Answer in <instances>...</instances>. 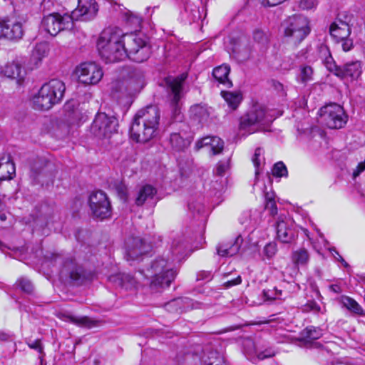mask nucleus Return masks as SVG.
I'll use <instances>...</instances> for the list:
<instances>
[{
	"label": "nucleus",
	"mask_w": 365,
	"mask_h": 365,
	"mask_svg": "<svg viewBox=\"0 0 365 365\" xmlns=\"http://www.w3.org/2000/svg\"><path fill=\"white\" fill-rule=\"evenodd\" d=\"M361 63L359 61H351L339 68L336 76L341 79L356 80L361 74Z\"/></svg>",
	"instance_id": "obj_22"
},
{
	"label": "nucleus",
	"mask_w": 365,
	"mask_h": 365,
	"mask_svg": "<svg viewBox=\"0 0 365 365\" xmlns=\"http://www.w3.org/2000/svg\"><path fill=\"white\" fill-rule=\"evenodd\" d=\"M124 42V34L120 29H106L98 38L97 48L106 63L118 62L128 57Z\"/></svg>",
	"instance_id": "obj_1"
},
{
	"label": "nucleus",
	"mask_w": 365,
	"mask_h": 365,
	"mask_svg": "<svg viewBox=\"0 0 365 365\" xmlns=\"http://www.w3.org/2000/svg\"><path fill=\"white\" fill-rule=\"evenodd\" d=\"M241 282H242L241 277L238 276L237 277H236L234 279L229 280V281L226 282L225 283V286L226 287H232V286H235V285L240 284H241Z\"/></svg>",
	"instance_id": "obj_61"
},
{
	"label": "nucleus",
	"mask_w": 365,
	"mask_h": 365,
	"mask_svg": "<svg viewBox=\"0 0 365 365\" xmlns=\"http://www.w3.org/2000/svg\"><path fill=\"white\" fill-rule=\"evenodd\" d=\"M181 300L180 299H173L167 304H165V309L169 312H178L180 308Z\"/></svg>",
	"instance_id": "obj_54"
},
{
	"label": "nucleus",
	"mask_w": 365,
	"mask_h": 365,
	"mask_svg": "<svg viewBox=\"0 0 365 365\" xmlns=\"http://www.w3.org/2000/svg\"><path fill=\"white\" fill-rule=\"evenodd\" d=\"M276 230L278 240L283 243H291L297 237L294 225L289 220L279 219Z\"/></svg>",
	"instance_id": "obj_17"
},
{
	"label": "nucleus",
	"mask_w": 365,
	"mask_h": 365,
	"mask_svg": "<svg viewBox=\"0 0 365 365\" xmlns=\"http://www.w3.org/2000/svg\"><path fill=\"white\" fill-rule=\"evenodd\" d=\"M365 170V160L358 164L356 168L353 172V177L355 178Z\"/></svg>",
	"instance_id": "obj_60"
},
{
	"label": "nucleus",
	"mask_w": 365,
	"mask_h": 365,
	"mask_svg": "<svg viewBox=\"0 0 365 365\" xmlns=\"http://www.w3.org/2000/svg\"><path fill=\"white\" fill-rule=\"evenodd\" d=\"M135 116L140 120L141 123H145L149 127L152 126V129L157 132L160 118V110L157 106H147L140 110Z\"/></svg>",
	"instance_id": "obj_18"
},
{
	"label": "nucleus",
	"mask_w": 365,
	"mask_h": 365,
	"mask_svg": "<svg viewBox=\"0 0 365 365\" xmlns=\"http://www.w3.org/2000/svg\"><path fill=\"white\" fill-rule=\"evenodd\" d=\"M221 95L229 107L232 109H236L242 100L240 91H222Z\"/></svg>",
	"instance_id": "obj_35"
},
{
	"label": "nucleus",
	"mask_w": 365,
	"mask_h": 365,
	"mask_svg": "<svg viewBox=\"0 0 365 365\" xmlns=\"http://www.w3.org/2000/svg\"><path fill=\"white\" fill-rule=\"evenodd\" d=\"M292 259L294 264L297 266H304L308 263L309 255L306 249L300 248L299 250L293 252Z\"/></svg>",
	"instance_id": "obj_37"
},
{
	"label": "nucleus",
	"mask_w": 365,
	"mask_h": 365,
	"mask_svg": "<svg viewBox=\"0 0 365 365\" xmlns=\"http://www.w3.org/2000/svg\"><path fill=\"white\" fill-rule=\"evenodd\" d=\"M329 33L331 36L339 42V39H344L349 36L351 29L346 21L338 19L330 25Z\"/></svg>",
	"instance_id": "obj_26"
},
{
	"label": "nucleus",
	"mask_w": 365,
	"mask_h": 365,
	"mask_svg": "<svg viewBox=\"0 0 365 365\" xmlns=\"http://www.w3.org/2000/svg\"><path fill=\"white\" fill-rule=\"evenodd\" d=\"M4 73L8 78L17 79L20 81L24 79L26 72L19 63L13 62L5 66Z\"/></svg>",
	"instance_id": "obj_32"
},
{
	"label": "nucleus",
	"mask_w": 365,
	"mask_h": 365,
	"mask_svg": "<svg viewBox=\"0 0 365 365\" xmlns=\"http://www.w3.org/2000/svg\"><path fill=\"white\" fill-rule=\"evenodd\" d=\"M230 43L232 45V53L239 60L246 61L250 58L252 48L246 37L240 36L237 38H232Z\"/></svg>",
	"instance_id": "obj_19"
},
{
	"label": "nucleus",
	"mask_w": 365,
	"mask_h": 365,
	"mask_svg": "<svg viewBox=\"0 0 365 365\" xmlns=\"http://www.w3.org/2000/svg\"><path fill=\"white\" fill-rule=\"evenodd\" d=\"M61 274L65 277H69L73 280H80L83 277V270L78 266L73 257H68L65 259Z\"/></svg>",
	"instance_id": "obj_25"
},
{
	"label": "nucleus",
	"mask_w": 365,
	"mask_h": 365,
	"mask_svg": "<svg viewBox=\"0 0 365 365\" xmlns=\"http://www.w3.org/2000/svg\"><path fill=\"white\" fill-rule=\"evenodd\" d=\"M303 310L304 312H310L312 311L314 312L318 313L320 312L321 308L317 304V302L314 301L308 302L303 308Z\"/></svg>",
	"instance_id": "obj_56"
},
{
	"label": "nucleus",
	"mask_w": 365,
	"mask_h": 365,
	"mask_svg": "<svg viewBox=\"0 0 365 365\" xmlns=\"http://www.w3.org/2000/svg\"><path fill=\"white\" fill-rule=\"evenodd\" d=\"M230 72V66L226 64H222L213 69L212 76L220 83L230 88L232 86V83L228 78Z\"/></svg>",
	"instance_id": "obj_31"
},
{
	"label": "nucleus",
	"mask_w": 365,
	"mask_h": 365,
	"mask_svg": "<svg viewBox=\"0 0 365 365\" xmlns=\"http://www.w3.org/2000/svg\"><path fill=\"white\" fill-rule=\"evenodd\" d=\"M24 34L21 23L9 19L0 21V38L18 41L23 37Z\"/></svg>",
	"instance_id": "obj_14"
},
{
	"label": "nucleus",
	"mask_w": 365,
	"mask_h": 365,
	"mask_svg": "<svg viewBox=\"0 0 365 365\" xmlns=\"http://www.w3.org/2000/svg\"><path fill=\"white\" fill-rule=\"evenodd\" d=\"M243 242V238L238 235L233 241L220 243L217 247V253L221 257H232L238 253Z\"/></svg>",
	"instance_id": "obj_21"
},
{
	"label": "nucleus",
	"mask_w": 365,
	"mask_h": 365,
	"mask_svg": "<svg viewBox=\"0 0 365 365\" xmlns=\"http://www.w3.org/2000/svg\"><path fill=\"white\" fill-rule=\"evenodd\" d=\"M317 4L318 0H301L299 6L303 10H311L315 9Z\"/></svg>",
	"instance_id": "obj_51"
},
{
	"label": "nucleus",
	"mask_w": 365,
	"mask_h": 365,
	"mask_svg": "<svg viewBox=\"0 0 365 365\" xmlns=\"http://www.w3.org/2000/svg\"><path fill=\"white\" fill-rule=\"evenodd\" d=\"M273 120L272 116L262 106H254L240 119V130L250 134L265 130Z\"/></svg>",
	"instance_id": "obj_4"
},
{
	"label": "nucleus",
	"mask_w": 365,
	"mask_h": 365,
	"mask_svg": "<svg viewBox=\"0 0 365 365\" xmlns=\"http://www.w3.org/2000/svg\"><path fill=\"white\" fill-rule=\"evenodd\" d=\"M302 334L307 339L315 340L319 339L323 335V331L319 327L309 326L302 331Z\"/></svg>",
	"instance_id": "obj_41"
},
{
	"label": "nucleus",
	"mask_w": 365,
	"mask_h": 365,
	"mask_svg": "<svg viewBox=\"0 0 365 365\" xmlns=\"http://www.w3.org/2000/svg\"><path fill=\"white\" fill-rule=\"evenodd\" d=\"M89 206L94 217L101 220L111 215V206L106 193L103 191L93 192L89 197Z\"/></svg>",
	"instance_id": "obj_11"
},
{
	"label": "nucleus",
	"mask_w": 365,
	"mask_h": 365,
	"mask_svg": "<svg viewBox=\"0 0 365 365\" xmlns=\"http://www.w3.org/2000/svg\"><path fill=\"white\" fill-rule=\"evenodd\" d=\"M339 41L342 42L341 46L344 51H349L353 47V41L351 39L346 37L344 39H339Z\"/></svg>",
	"instance_id": "obj_59"
},
{
	"label": "nucleus",
	"mask_w": 365,
	"mask_h": 365,
	"mask_svg": "<svg viewBox=\"0 0 365 365\" xmlns=\"http://www.w3.org/2000/svg\"><path fill=\"white\" fill-rule=\"evenodd\" d=\"M98 11L96 0H78L77 8L72 12L71 16L74 20L81 18L83 21L93 19Z\"/></svg>",
	"instance_id": "obj_15"
},
{
	"label": "nucleus",
	"mask_w": 365,
	"mask_h": 365,
	"mask_svg": "<svg viewBox=\"0 0 365 365\" xmlns=\"http://www.w3.org/2000/svg\"><path fill=\"white\" fill-rule=\"evenodd\" d=\"M157 132L149 127L145 123H141L138 118L135 116L134 120L130 128V138L137 142L145 143L153 138Z\"/></svg>",
	"instance_id": "obj_13"
},
{
	"label": "nucleus",
	"mask_w": 365,
	"mask_h": 365,
	"mask_svg": "<svg viewBox=\"0 0 365 365\" xmlns=\"http://www.w3.org/2000/svg\"><path fill=\"white\" fill-rule=\"evenodd\" d=\"M229 167V160L220 161L217 165L215 173L219 176H223Z\"/></svg>",
	"instance_id": "obj_52"
},
{
	"label": "nucleus",
	"mask_w": 365,
	"mask_h": 365,
	"mask_svg": "<svg viewBox=\"0 0 365 365\" xmlns=\"http://www.w3.org/2000/svg\"><path fill=\"white\" fill-rule=\"evenodd\" d=\"M269 6H277L286 0H265Z\"/></svg>",
	"instance_id": "obj_63"
},
{
	"label": "nucleus",
	"mask_w": 365,
	"mask_h": 365,
	"mask_svg": "<svg viewBox=\"0 0 365 365\" xmlns=\"http://www.w3.org/2000/svg\"><path fill=\"white\" fill-rule=\"evenodd\" d=\"M41 26L51 36H55L61 31L70 30L73 28V18L68 14L62 16L58 13H53L43 17Z\"/></svg>",
	"instance_id": "obj_9"
},
{
	"label": "nucleus",
	"mask_w": 365,
	"mask_h": 365,
	"mask_svg": "<svg viewBox=\"0 0 365 365\" xmlns=\"http://www.w3.org/2000/svg\"><path fill=\"white\" fill-rule=\"evenodd\" d=\"M185 12L187 15V21L190 24L197 21L200 19L199 9L186 0L185 2Z\"/></svg>",
	"instance_id": "obj_38"
},
{
	"label": "nucleus",
	"mask_w": 365,
	"mask_h": 365,
	"mask_svg": "<svg viewBox=\"0 0 365 365\" xmlns=\"http://www.w3.org/2000/svg\"><path fill=\"white\" fill-rule=\"evenodd\" d=\"M274 200L273 193L267 192L265 194V201L266 202H267L268 200Z\"/></svg>",
	"instance_id": "obj_64"
},
{
	"label": "nucleus",
	"mask_w": 365,
	"mask_h": 365,
	"mask_svg": "<svg viewBox=\"0 0 365 365\" xmlns=\"http://www.w3.org/2000/svg\"><path fill=\"white\" fill-rule=\"evenodd\" d=\"M71 322H73V323H75L78 325L86 327L88 328L93 327L96 325V322L94 321L91 320L88 317H79V318L71 317Z\"/></svg>",
	"instance_id": "obj_48"
},
{
	"label": "nucleus",
	"mask_w": 365,
	"mask_h": 365,
	"mask_svg": "<svg viewBox=\"0 0 365 365\" xmlns=\"http://www.w3.org/2000/svg\"><path fill=\"white\" fill-rule=\"evenodd\" d=\"M286 41L294 45L300 43L309 34L308 19L302 15L289 16L282 24Z\"/></svg>",
	"instance_id": "obj_5"
},
{
	"label": "nucleus",
	"mask_w": 365,
	"mask_h": 365,
	"mask_svg": "<svg viewBox=\"0 0 365 365\" xmlns=\"http://www.w3.org/2000/svg\"><path fill=\"white\" fill-rule=\"evenodd\" d=\"M125 47L128 57L133 61L142 63L150 56V46L134 34H124Z\"/></svg>",
	"instance_id": "obj_7"
},
{
	"label": "nucleus",
	"mask_w": 365,
	"mask_h": 365,
	"mask_svg": "<svg viewBox=\"0 0 365 365\" xmlns=\"http://www.w3.org/2000/svg\"><path fill=\"white\" fill-rule=\"evenodd\" d=\"M253 39L255 42L261 45H265L269 41L267 34L262 29H255L253 32Z\"/></svg>",
	"instance_id": "obj_45"
},
{
	"label": "nucleus",
	"mask_w": 365,
	"mask_h": 365,
	"mask_svg": "<svg viewBox=\"0 0 365 365\" xmlns=\"http://www.w3.org/2000/svg\"><path fill=\"white\" fill-rule=\"evenodd\" d=\"M205 146H209L210 148L212 155H217L223 150L224 142L218 137L207 136L198 140L195 143V149L197 150Z\"/></svg>",
	"instance_id": "obj_27"
},
{
	"label": "nucleus",
	"mask_w": 365,
	"mask_h": 365,
	"mask_svg": "<svg viewBox=\"0 0 365 365\" xmlns=\"http://www.w3.org/2000/svg\"><path fill=\"white\" fill-rule=\"evenodd\" d=\"M76 74L79 81L88 85L98 83L103 76L102 68L94 62L81 63L76 68Z\"/></svg>",
	"instance_id": "obj_12"
},
{
	"label": "nucleus",
	"mask_w": 365,
	"mask_h": 365,
	"mask_svg": "<svg viewBox=\"0 0 365 365\" xmlns=\"http://www.w3.org/2000/svg\"><path fill=\"white\" fill-rule=\"evenodd\" d=\"M322 123L331 129H339L347 122V115L343 108L336 103L327 104L319 110Z\"/></svg>",
	"instance_id": "obj_8"
},
{
	"label": "nucleus",
	"mask_w": 365,
	"mask_h": 365,
	"mask_svg": "<svg viewBox=\"0 0 365 365\" xmlns=\"http://www.w3.org/2000/svg\"><path fill=\"white\" fill-rule=\"evenodd\" d=\"M157 195V189L151 185L145 184L140 186L135 192L134 202L137 206L154 201Z\"/></svg>",
	"instance_id": "obj_20"
},
{
	"label": "nucleus",
	"mask_w": 365,
	"mask_h": 365,
	"mask_svg": "<svg viewBox=\"0 0 365 365\" xmlns=\"http://www.w3.org/2000/svg\"><path fill=\"white\" fill-rule=\"evenodd\" d=\"M65 90L63 82L58 79H52L44 83L33 98L34 107L41 110L50 109L62 101Z\"/></svg>",
	"instance_id": "obj_3"
},
{
	"label": "nucleus",
	"mask_w": 365,
	"mask_h": 365,
	"mask_svg": "<svg viewBox=\"0 0 365 365\" xmlns=\"http://www.w3.org/2000/svg\"><path fill=\"white\" fill-rule=\"evenodd\" d=\"M114 278L116 279L118 284L125 289H135L138 286L136 277L130 274H121Z\"/></svg>",
	"instance_id": "obj_34"
},
{
	"label": "nucleus",
	"mask_w": 365,
	"mask_h": 365,
	"mask_svg": "<svg viewBox=\"0 0 365 365\" xmlns=\"http://www.w3.org/2000/svg\"><path fill=\"white\" fill-rule=\"evenodd\" d=\"M272 174L276 177H284L288 174L287 167L283 162H278L274 164L272 168Z\"/></svg>",
	"instance_id": "obj_46"
},
{
	"label": "nucleus",
	"mask_w": 365,
	"mask_h": 365,
	"mask_svg": "<svg viewBox=\"0 0 365 365\" xmlns=\"http://www.w3.org/2000/svg\"><path fill=\"white\" fill-rule=\"evenodd\" d=\"M201 361L202 365H227L223 356L210 346L203 349Z\"/></svg>",
	"instance_id": "obj_29"
},
{
	"label": "nucleus",
	"mask_w": 365,
	"mask_h": 365,
	"mask_svg": "<svg viewBox=\"0 0 365 365\" xmlns=\"http://www.w3.org/2000/svg\"><path fill=\"white\" fill-rule=\"evenodd\" d=\"M191 117L199 122L205 119L208 116L207 108L201 105L197 104L192 106L190 109Z\"/></svg>",
	"instance_id": "obj_39"
},
{
	"label": "nucleus",
	"mask_w": 365,
	"mask_h": 365,
	"mask_svg": "<svg viewBox=\"0 0 365 365\" xmlns=\"http://www.w3.org/2000/svg\"><path fill=\"white\" fill-rule=\"evenodd\" d=\"M333 252L334 253H333V255L334 256V257L339 262H341L342 263V264L345 267H347L349 266V264H347V262L343 259V257L339 254V252L335 250V249H333Z\"/></svg>",
	"instance_id": "obj_62"
},
{
	"label": "nucleus",
	"mask_w": 365,
	"mask_h": 365,
	"mask_svg": "<svg viewBox=\"0 0 365 365\" xmlns=\"http://www.w3.org/2000/svg\"><path fill=\"white\" fill-rule=\"evenodd\" d=\"M65 110V120L69 125H74L78 123L82 118L83 115L78 107L71 102H68L64 106Z\"/></svg>",
	"instance_id": "obj_30"
},
{
	"label": "nucleus",
	"mask_w": 365,
	"mask_h": 365,
	"mask_svg": "<svg viewBox=\"0 0 365 365\" xmlns=\"http://www.w3.org/2000/svg\"><path fill=\"white\" fill-rule=\"evenodd\" d=\"M48 45L46 42L37 43L32 50L29 60V68L34 69L39 66L42 59L46 57L48 53Z\"/></svg>",
	"instance_id": "obj_28"
},
{
	"label": "nucleus",
	"mask_w": 365,
	"mask_h": 365,
	"mask_svg": "<svg viewBox=\"0 0 365 365\" xmlns=\"http://www.w3.org/2000/svg\"><path fill=\"white\" fill-rule=\"evenodd\" d=\"M126 247V259L128 261L137 259L138 257L148 253L151 249L150 245L139 237L128 239Z\"/></svg>",
	"instance_id": "obj_16"
},
{
	"label": "nucleus",
	"mask_w": 365,
	"mask_h": 365,
	"mask_svg": "<svg viewBox=\"0 0 365 365\" xmlns=\"http://www.w3.org/2000/svg\"><path fill=\"white\" fill-rule=\"evenodd\" d=\"M186 247V245L182 240L179 239L173 240L171 245L173 255L176 256L178 258L181 257L185 254Z\"/></svg>",
	"instance_id": "obj_42"
},
{
	"label": "nucleus",
	"mask_w": 365,
	"mask_h": 365,
	"mask_svg": "<svg viewBox=\"0 0 365 365\" xmlns=\"http://www.w3.org/2000/svg\"><path fill=\"white\" fill-rule=\"evenodd\" d=\"M112 95L113 97L120 98L122 96L127 94V89L124 86V83L121 81H116L112 85Z\"/></svg>",
	"instance_id": "obj_44"
},
{
	"label": "nucleus",
	"mask_w": 365,
	"mask_h": 365,
	"mask_svg": "<svg viewBox=\"0 0 365 365\" xmlns=\"http://www.w3.org/2000/svg\"><path fill=\"white\" fill-rule=\"evenodd\" d=\"M263 151L260 148H256L255 151L254 156L252 158V162L255 167V175H257L259 173V167L261 165V159L260 157L262 155Z\"/></svg>",
	"instance_id": "obj_49"
},
{
	"label": "nucleus",
	"mask_w": 365,
	"mask_h": 365,
	"mask_svg": "<svg viewBox=\"0 0 365 365\" xmlns=\"http://www.w3.org/2000/svg\"><path fill=\"white\" fill-rule=\"evenodd\" d=\"M299 71L297 80L301 83L306 84L313 80L314 70L310 66H302Z\"/></svg>",
	"instance_id": "obj_40"
},
{
	"label": "nucleus",
	"mask_w": 365,
	"mask_h": 365,
	"mask_svg": "<svg viewBox=\"0 0 365 365\" xmlns=\"http://www.w3.org/2000/svg\"><path fill=\"white\" fill-rule=\"evenodd\" d=\"M169 142L172 148L175 151H182L190 145L189 140L182 137L178 133H171Z\"/></svg>",
	"instance_id": "obj_36"
},
{
	"label": "nucleus",
	"mask_w": 365,
	"mask_h": 365,
	"mask_svg": "<svg viewBox=\"0 0 365 365\" xmlns=\"http://www.w3.org/2000/svg\"><path fill=\"white\" fill-rule=\"evenodd\" d=\"M139 274L150 279V287L153 291L159 292L168 287L177 275L173 265L163 257L153 261L150 267L139 272Z\"/></svg>",
	"instance_id": "obj_2"
},
{
	"label": "nucleus",
	"mask_w": 365,
	"mask_h": 365,
	"mask_svg": "<svg viewBox=\"0 0 365 365\" xmlns=\"http://www.w3.org/2000/svg\"><path fill=\"white\" fill-rule=\"evenodd\" d=\"M187 77V73H182L178 76H168L165 79L167 98L175 119H178L180 115V101L184 96L183 86Z\"/></svg>",
	"instance_id": "obj_6"
},
{
	"label": "nucleus",
	"mask_w": 365,
	"mask_h": 365,
	"mask_svg": "<svg viewBox=\"0 0 365 365\" xmlns=\"http://www.w3.org/2000/svg\"><path fill=\"white\" fill-rule=\"evenodd\" d=\"M118 120L113 116H108L105 113H98L91 126V132L99 138H108L116 132Z\"/></svg>",
	"instance_id": "obj_10"
},
{
	"label": "nucleus",
	"mask_w": 365,
	"mask_h": 365,
	"mask_svg": "<svg viewBox=\"0 0 365 365\" xmlns=\"http://www.w3.org/2000/svg\"><path fill=\"white\" fill-rule=\"evenodd\" d=\"M340 303L351 313L359 316H365V312L361 306L353 298L348 296H341Z\"/></svg>",
	"instance_id": "obj_33"
},
{
	"label": "nucleus",
	"mask_w": 365,
	"mask_h": 365,
	"mask_svg": "<svg viewBox=\"0 0 365 365\" xmlns=\"http://www.w3.org/2000/svg\"><path fill=\"white\" fill-rule=\"evenodd\" d=\"M54 165L51 162H48L44 159H38L36 160L31 167V176L34 179L38 177H49L51 179L53 177V173H50Z\"/></svg>",
	"instance_id": "obj_24"
},
{
	"label": "nucleus",
	"mask_w": 365,
	"mask_h": 365,
	"mask_svg": "<svg viewBox=\"0 0 365 365\" xmlns=\"http://www.w3.org/2000/svg\"><path fill=\"white\" fill-rule=\"evenodd\" d=\"M276 251V245L272 243L267 244L264 248V252L268 257H272L275 254Z\"/></svg>",
	"instance_id": "obj_57"
},
{
	"label": "nucleus",
	"mask_w": 365,
	"mask_h": 365,
	"mask_svg": "<svg viewBox=\"0 0 365 365\" xmlns=\"http://www.w3.org/2000/svg\"><path fill=\"white\" fill-rule=\"evenodd\" d=\"M317 53L322 62L325 61L329 56L331 55L328 46L322 43L318 46Z\"/></svg>",
	"instance_id": "obj_50"
},
{
	"label": "nucleus",
	"mask_w": 365,
	"mask_h": 365,
	"mask_svg": "<svg viewBox=\"0 0 365 365\" xmlns=\"http://www.w3.org/2000/svg\"><path fill=\"white\" fill-rule=\"evenodd\" d=\"M16 285L19 287L21 291L31 294L34 290V285L32 282L27 278L21 277L19 278L16 282Z\"/></svg>",
	"instance_id": "obj_43"
},
{
	"label": "nucleus",
	"mask_w": 365,
	"mask_h": 365,
	"mask_svg": "<svg viewBox=\"0 0 365 365\" xmlns=\"http://www.w3.org/2000/svg\"><path fill=\"white\" fill-rule=\"evenodd\" d=\"M322 63L325 66L329 72L333 73L336 76V73H338L341 66L336 64L331 55L329 56L325 61H324Z\"/></svg>",
	"instance_id": "obj_47"
},
{
	"label": "nucleus",
	"mask_w": 365,
	"mask_h": 365,
	"mask_svg": "<svg viewBox=\"0 0 365 365\" xmlns=\"http://www.w3.org/2000/svg\"><path fill=\"white\" fill-rule=\"evenodd\" d=\"M16 176L15 164L8 153L0 155V179L3 180H12Z\"/></svg>",
	"instance_id": "obj_23"
},
{
	"label": "nucleus",
	"mask_w": 365,
	"mask_h": 365,
	"mask_svg": "<svg viewBox=\"0 0 365 365\" xmlns=\"http://www.w3.org/2000/svg\"><path fill=\"white\" fill-rule=\"evenodd\" d=\"M277 351L272 348H268L257 354V357L260 360H263L269 357H272L276 354Z\"/></svg>",
	"instance_id": "obj_55"
},
{
	"label": "nucleus",
	"mask_w": 365,
	"mask_h": 365,
	"mask_svg": "<svg viewBox=\"0 0 365 365\" xmlns=\"http://www.w3.org/2000/svg\"><path fill=\"white\" fill-rule=\"evenodd\" d=\"M274 294H269L270 291H263L264 297L267 299H282L283 298L282 291L274 287Z\"/></svg>",
	"instance_id": "obj_53"
},
{
	"label": "nucleus",
	"mask_w": 365,
	"mask_h": 365,
	"mask_svg": "<svg viewBox=\"0 0 365 365\" xmlns=\"http://www.w3.org/2000/svg\"><path fill=\"white\" fill-rule=\"evenodd\" d=\"M265 208L270 211L271 215H274L277 213V208L274 200H268L265 203Z\"/></svg>",
	"instance_id": "obj_58"
}]
</instances>
